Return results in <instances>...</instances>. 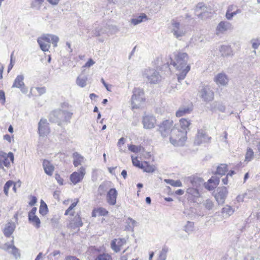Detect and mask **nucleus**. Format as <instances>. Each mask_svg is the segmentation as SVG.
<instances>
[{
	"label": "nucleus",
	"instance_id": "nucleus-51",
	"mask_svg": "<svg viewBox=\"0 0 260 260\" xmlns=\"http://www.w3.org/2000/svg\"><path fill=\"white\" fill-rule=\"evenodd\" d=\"M97 211L98 212V216H105L108 213V212L105 208L102 207L97 208Z\"/></svg>",
	"mask_w": 260,
	"mask_h": 260
},
{
	"label": "nucleus",
	"instance_id": "nucleus-4",
	"mask_svg": "<svg viewBox=\"0 0 260 260\" xmlns=\"http://www.w3.org/2000/svg\"><path fill=\"white\" fill-rule=\"evenodd\" d=\"M186 139V135L177 127H174L171 131L170 142L174 146H183Z\"/></svg>",
	"mask_w": 260,
	"mask_h": 260
},
{
	"label": "nucleus",
	"instance_id": "nucleus-49",
	"mask_svg": "<svg viewBox=\"0 0 260 260\" xmlns=\"http://www.w3.org/2000/svg\"><path fill=\"white\" fill-rule=\"evenodd\" d=\"M251 43L253 48L257 49L260 45V39H253L251 40Z\"/></svg>",
	"mask_w": 260,
	"mask_h": 260
},
{
	"label": "nucleus",
	"instance_id": "nucleus-14",
	"mask_svg": "<svg viewBox=\"0 0 260 260\" xmlns=\"http://www.w3.org/2000/svg\"><path fill=\"white\" fill-rule=\"evenodd\" d=\"M217 192L215 195V198L219 204L224 203L225 199L228 194V190L225 187H222L217 188Z\"/></svg>",
	"mask_w": 260,
	"mask_h": 260
},
{
	"label": "nucleus",
	"instance_id": "nucleus-53",
	"mask_svg": "<svg viewBox=\"0 0 260 260\" xmlns=\"http://www.w3.org/2000/svg\"><path fill=\"white\" fill-rule=\"evenodd\" d=\"M132 161H133V165L137 167H138L139 168H141V166L142 165V162L141 163L140 162V161H139L138 159H137V157H135L134 158L133 156L132 157Z\"/></svg>",
	"mask_w": 260,
	"mask_h": 260
},
{
	"label": "nucleus",
	"instance_id": "nucleus-34",
	"mask_svg": "<svg viewBox=\"0 0 260 260\" xmlns=\"http://www.w3.org/2000/svg\"><path fill=\"white\" fill-rule=\"evenodd\" d=\"M206 7L205 6L204 3H199L195 9V12L197 13V15L200 16L202 15L204 11L206 10Z\"/></svg>",
	"mask_w": 260,
	"mask_h": 260
},
{
	"label": "nucleus",
	"instance_id": "nucleus-52",
	"mask_svg": "<svg viewBox=\"0 0 260 260\" xmlns=\"http://www.w3.org/2000/svg\"><path fill=\"white\" fill-rule=\"evenodd\" d=\"M204 185L205 187L209 190H213L216 186L212 184L211 183H209V181L207 182H204Z\"/></svg>",
	"mask_w": 260,
	"mask_h": 260
},
{
	"label": "nucleus",
	"instance_id": "nucleus-63",
	"mask_svg": "<svg viewBox=\"0 0 260 260\" xmlns=\"http://www.w3.org/2000/svg\"><path fill=\"white\" fill-rule=\"evenodd\" d=\"M244 197H245L244 194L238 195L236 198L237 201L238 202H243L244 200Z\"/></svg>",
	"mask_w": 260,
	"mask_h": 260
},
{
	"label": "nucleus",
	"instance_id": "nucleus-16",
	"mask_svg": "<svg viewBox=\"0 0 260 260\" xmlns=\"http://www.w3.org/2000/svg\"><path fill=\"white\" fill-rule=\"evenodd\" d=\"M210 139L211 138L206 135L205 131L200 129L198 131V134L194 140V144L199 145L203 143L208 142Z\"/></svg>",
	"mask_w": 260,
	"mask_h": 260
},
{
	"label": "nucleus",
	"instance_id": "nucleus-33",
	"mask_svg": "<svg viewBox=\"0 0 260 260\" xmlns=\"http://www.w3.org/2000/svg\"><path fill=\"white\" fill-rule=\"evenodd\" d=\"M7 250L8 251L11 253H12L15 258H18L20 257V253L19 252V250L14 245H8L7 247Z\"/></svg>",
	"mask_w": 260,
	"mask_h": 260
},
{
	"label": "nucleus",
	"instance_id": "nucleus-50",
	"mask_svg": "<svg viewBox=\"0 0 260 260\" xmlns=\"http://www.w3.org/2000/svg\"><path fill=\"white\" fill-rule=\"evenodd\" d=\"M94 260H112L111 256L106 254H100Z\"/></svg>",
	"mask_w": 260,
	"mask_h": 260
},
{
	"label": "nucleus",
	"instance_id": "nucleus-9",
	"mask_svg": "<svg viewBox=\"0 0 260 260\" xmlns=\"http://www.w3.org/2000/svg\"><path fill=\"white\" fill-rule=\"evenodd\" d=\"M14 157L12 152L7 154L0 150V169H4V167H9L10 161H14Z\"/></svg>",
	"mask_w": 260,
	"mask_h": 260
},
{
	"label": "nucleus",
	"instance_id": "nucleus-32",
	"mask_svg": "<svg viewBox=\"0 0 260 260\" xmlns=\"http://www.w3.org/2000/svg\"><path fill=\"white\" fill-rule=\"evenodd\" d=\"M29 221L37 228L40 226V220L37 215L28 216Z\"/></svg>",
	"mask_w": 260,
	"mask_h": 260
},
{
	"label": "nucleus",
	"instance_id": "nucleus-8",
	"mask_svg": "<svg viewBox=\"0 0 260 260\" xmlns=\"http://www.w3.org/2000/svg\"><path fill=\"white\" fill-rule=\"evenodd\" d=\"M199 96L203 101L209 102L214 99V92L209 86H204L199 90Z\"/></svg>",
	"mask_w": 260,
	"mask_h": 260
},
{
	"label": "nucleus",
	"instance_id": "nucleus-58",
	"mask_svg": "<svg viewBox=\"0 0 260 260\" xmlns=\"http://www.w3.org/2000/svg\"><path fill=\"white\" fill-rule=\"evenodd\" d=\"M95 62L91 59L90 58L84 66V67L89 68L94 64Z\"/></svg>",
	"mask_w": 260,
	"mask_h": 260
},
{
	"label": "nucleus",
	"instance_id": "nucleus-39",
	"mask_svg": "<svg viewBox=\"0 0 260 260\" xmlns=\"http://www.w3.org/2000/svg\"><path fill=\"white\" fill-rule=\"evenodd\" d=\"M203 205L206 209L209 210L213 209L214 206L213 201L210 199L203 201Z\"/></svg>",
	"mask_w": 260,
	"mask_h": 260
},
{
	"label": "nucleus",
	"instance_id": "nucleus-62",
	"mask_svg": "<svg viewBox=\"0 0 260 260\" xmlns=\"http://www.w3.org/2000/svg\"><path fill=\"white\" fill-rule=\"evenodd\" d=\"M37 198L35 196L31 197V199L29 203V205L31 206H34L37 203Z\"/></svg>",
	"mask_w": 260,
	"mask_h": 260
},
{
	"label": "nucleus",
	"instance_id": "nucleus-10",
	"mask_svg": "<svg viewBox=\"0 0 260 260\" xmlns=\"http://www.w3.org/2000/svg\"><path fill=\"white\" fill-rule=\"evenodd\" d=\"M85 174V169L82 167L79 169L78 172H74L71 175L70 180L73 184H76L83 179Z\"/></svg>",
	"mask_w": 260,
	"mask_h": 260
},
{
	"label": "nucleus",
	"instance_id": "nucleus-30",
	"mask_svg": "<svg viewBox=\"0 0 260 260\" xmlns=\"http://www.w3.org/2000/svg\"><path fill=\"white\" fill-rule=\"evenodd\" d=\"M147 15L143 13L136 18L131 19L130 23L134 25H136L143 22L144 19H147Z\"/></svg>",
	"mask_w": 260,
	"mask_h": 260
},
{
	"label": "nucleus",
	"instance_id": "nucleus-26",
	"mask_svg": "<svg viewBox=\"0 0 260 260\" xmlns=\"http://www.w3.org/2000/svg\"><path fill=\"white\" fill-rule=\"evenodd\" d=\"M43 167L45 173L49 176L52 175L54 171V167L48 160H44L43 162Z\"/></svg>",
	"mask_w": 260,
	"mask_h": 260
},
{
	"label": "nucleus",
	"instance_id": "nucleus-2",
	"mask_svg": "<svg viewBox=\"0 0 260 260\" xmlns=\"http://www.w3.org/2000/svg\"><path fill=\"white\" fill-rule=\"evenodd\" d=\"M142 76L144 81L151 85L159 84L161 81V76L154 68H146L142 70Z\"/></svg>",
	"mask_w": 260,
	"mask_h": 260
},
{
	"label": "nucleus",
	"instance_id": "nucleus-24",
	"mask_svg": "<svg viewBox=\"0 0 260 260\" xmlns=\"http://www.w3.org/2000/svg\"><path fill=\"white\" fill-rule=\"evenodd\" d=\"M231 27V24L228 21H221L216 27V34H223Z\"/></svg>",
	"mask_w": 260,
	"mask_h": 260
},
{
	"label": "nucleus",
	"instance_id": "nucleus-35",
	"mask_svg": "<svg viewBox=\"0 0 260 260\" xmlns=\"http://www.w3.org/2000/svg\"><path fill=\"white\" fill-rule=\"evenodd\" d=\"M87 78L86 76H79L76 79V84L81 87H84L86 85Z\"/></svg>",
	"mask_w": 260,
	"mask_h": 260
},
{
	"label": "nucleus",
	"instance_id": "nucleus-27",
	"mask_svg": "<svg viewBox=\"0 0 260 260\" xmlns=\"http://www.w3.org/2000/svg\"><path fill=\"white\" fill-rule=\"evenodd\" d=\"M219 51L222 56H229L233 55L232 48L229 46L222 45L220 47Z\"/></svg>",
	"mask_w": 260,
	"mask_h": 260
},
{
	"label": "nucleus",
	"instance_id": "nucleus-1",
	"mask_svg": "<svg viewBox=\"0 0 260 260\" xmlns=\"http://www.w3.org/2000/svg\"><path fill=\"white\" fill-rule=\"evenodd\" d=\"M188 57L186 53L178 52L175 57V60L172 64L179 72L177 74L178 80L179 82L183 80L190 69L189 65L187 64Z\"/></svg>",
	"mask_w": 260,
	"mask_h": 260
},
{
	"label": "nucleus",
	"instance_id": "nucleus-25",
	"mask_svg": "<svg viewBox=\"0 0 260 260\" xmlns=\"http://www.w3.org/2000/svg\"><path fill=\"white\" fill-rule=\"evenodd\" d=\"M73 164L75 167H78L81 165L84 162V157L77 152H75L73 154Z\"/></svg>",
	"mask_w": 260,
	"mask_h": 260
},
{
	"label": "nucleus",
	"instance_id": "nucleus-54",
	"mask_svg": "<svg viewBox=\"0 0 260 260\" xmlns=\"http://www.w3.org/2000/svg\"><path fill=\"white\" fill-rule=\"evenodd\" d=\"M208 181L209 183H213L215 186H217L219 182V178L216 177H212Z\"/></svg>",
	"mask_w": 260,
	"mask_h": 260
},
{
	"label": "nucleus",
	"instance_id": "nucleus-7",
	"mask_svg": "<svg viewBox=\"0 0 260 260\" xmlns=\"http://www.w3.org/2000/svg\"><path fill=\"white\" fill-rule=\"evenodd\" d=\"M158 132L161 136L164 137H167L171 134V131L173 128V121L171 119H166L163 120L158 125Z\"/></svg>",
	"mask_w": 260,
	"mask_h": 260
},
{
	"label": "nucleus",
	"instance_id": "nucleus-56",
	"mask_svg": "<svg viewBox=\"0 0 260 260\" xmlns=\"http://www.w3.org/2000/svg\"><path fill=\"white\" fill-rule=\"evenodd\" d=\"M237 9V6L234 5H231L228 6L225 14H230Z\"/></svg>",
	"mask_w": 260,
	"mask_h": 260
},
{
	"label": "nucleus",
	"instance_id": "nucleus-38",
	"mask_svg": "<svg viewBox=\"0 0 260 260\" xmlns=\"http://www.w3.org/2000/svg\"><path fill=\"white\" fill-rule=\"evenodd\" d=\"M126 223L127 224L126 229L128 230H133L134 227L137 225L136 221L130 217L127 218Z\"/></svg>",
	"mask_w": 260,
	"mask_h": 260
},
{
	"label": "nucleus",
	"instance_id": "nucleus-17",
	"mask_svg": "<svg viewBox=\"0 0 260 260\" xmlns=\"http://www.w3.org/2000/svg\"><path fill=\"white\" fill-rule=\"evenodd\" d=\"M24 76L22 75H20L17 76L14 80L12 87H17L20 88L23 93H26L27 92V88L25 87L23 82Z\"/></svg>",
	"mask_w": 260,
	"mask_h": 260
},
{
	"label": "nucleus",
	"instance_id": "nucleus-13",
	"mask_svg": "<svg viewBox=\"0 0 260 260\" xmlns=\"http://www.w3.org/2000/svg\"><path fill=\"white\" fill-rule=\"evenodd\" d=\"M156 121L155 117L153 116L148 115L144 116L142 120L144 128L151 129L154 127Z\"/></svg>",
	"mask_w": 260,
	"mask_h": 260
},
{
	"label": "nucleus",
	"instance_id": "nucleus-42",
	"mask_svg": "<svg viewBox=\"0 0 260 260\" xmlns=\"http://www.w3.org/2000/svg\"><path fill=\"white\" fill-rule=\"evenodd\" d=\"M39 212L42 215H45L48 212V208L46 203L43 201H41V205L39 209Z\"/></svg>",
	"mask_w": 260,
	"mask_h": 260
},
{
	"label": "nucleus",
	"instance_id": "nucleus-41",
	"mask_svg": "<svg viewBox=\"0 0 260 260\" xmlns=\"http://www.w3.org/2000/svg\"><path fill=\"white\" fill-rule=\"evenodd\" d=\"M254 156V152L252 149L250 148H248L247 149V151L245 154V160L246 161H251Z\"/></svg>",
	"mask_w": 260,
	"mask_h": 260
},
{
	"label": "nucleus",
	"instance_id": "nucleus-57",
	"mask_svg": "<svg viewBox=\"0 0 260 260\" xmlns=\"http://www.w3.org/2000/svg\"><path fill=\"white\" fill-rule=\"evenodd\" d=\"M5 92L2 91V90H1L0 91V102L3 104H4L5 102Z\"/></svg>",
	"mask_w": 260,
	"mask_h": 260
},
{
	"label": "nucleus",
	"instance_id": "nucleus-15",
	"mask_svg": "<svg viewBox=\"0 0 260 260\" xmlns=\"http://www.w3.org/2000/svg\"><path fill=\"white\" fill-rule=\"evenodd\" d=\"M191 124L190 120L187 118H182L179 120V122L177 124H175L174 127H177L180 130L187 134V132L189 130V126Z\"/></svg>",
	"mask_w": 260,
	"mask_h": 260
},
{
	"label": "nucleus",
	"instance_id": "nucleus-18",
	"mask_svg": "<svg viewBox=\"0 0 260 260\" xmlns=\"http://www.w3.org/2000/svg\"><path fill=\"white\" fill-rule=\"evenodd\" d=\"M192 111V105H182L180 106L178 110L176 112V116L180 117L188 114Z\"/></svg>",
	"mask_w": 260,
	"mask_h": 260
},
{
	"label": "nucleus",
	"instance_id": "nucleus-44",
	"mask_svg": "<svg viewBox=\"0 0 260 260\" xmlns=\"http://www.w3.org/2000/svg\"><path fill=\"white\" fill-rule=\"evenodd\" d=\"M165 181L173 186L181 187L182 185V183L180 180L166 179Z\"/></svg>",
	"mask_w": 260,
	"mask_h": 260
},
{
	"label": "nucleus",
	"instance_id": "nucleus-29",
	"mask_svg": "<svg viewBox=\"0 0 260 260\" xmlns=\"http://www.w3.org/2000/svg\"><path fill=\"white\" fill-rule=\"evenodd\" d=\"M141 169L147 173H152L155 171V167L153 165H150L147 161L142 162L141 166Z\"/></svg>",
	"mask_w": 260,
	"mask_h": 260
},
{
	"label": "nucleus",
	"instance_id": "nucleus-20",
	"mask_svg": "<svg viewBox=\"0 0 260 260\" xmlns=\"http://www.w3.org/2000/svg\"><path fill=\"white\" fill-rule=\"evenodd\" d=\"M57 119L60 121H69L72 118L73 113L67 111L59 110L54 112Z\"/></svg>",
	"mask_w": 260,
	"mask_h": 260
},
{
	"label": "nucleus",
	"instance_id": "nucleus-60",
	"mask_svg": "<svg viewBox=\"0 0 260 260\" xmlns=\"http://www.w3.org/2000/svg\"><path fill=\"white\" fill-rule=\"evenodd\" d=\"M13 53H14L13 52L11 55L10 63L9 64L8 68V72H9L10 71V70L12 69V68L14 64V62H13V59H12Z\"/></svg>",
	"mask_w": 260,
	"mask_h": 260
},
{
	"label": "nucleus",
	"instance_id": "nucleus-46",
	"mask_svg": "<svg viewBox=\"0 0 260 260\" xmlns=\"http://www.w3.org/2000/svg\"><path fill=\"white\" fill-rule=\"evenodd\" d=\"M241 13V10L239 9H236L233 12L231 13L230 14H225V17L226 18L229 20H231L232 19L233 17L235 16L236 15L238 14H240Z\"/></svg>",
	"mask_w": 260,
	"mask_h": 260
},
{
	"label": "nucleus",
	"instance_id": "nucleus-36",
	"mask_svg": "<svg viewBox=\"0 0 260 260\" xmlns=\"http://www.w3.org/2000/svg\"><path fill=\"white\" fill-rule=\"evenodd\" d=\"M184 230L185 232L190 234L194 231V223L191 221H188L184 226Z\"/></svg>",
	"mask_w": 260,
	"mask_h": 260
},
{
	"label": "nucleus",
	"instance_id": "nucleus-48",
	"mask_svg": "<svg viewBox=\"0 0 260 260\" xmlns=\"http://www.w3.org/2000/svg\"><path fill=\"white\" fill-rule=\"evenodd\" d=\"M213 105H214V107H213V108L216 109L217 110L222 112H224L225 107L222 104L218 102H214Z\"/></svg>",
	"mask_w": 260,
	"mask_h": 260
},
{
	"label": "nucleus",
	"instance_id": "nucleus-3",
	"mask_svg": "<svg viewBox=\"0 0 260 260\" xmlns=\"http://www.w3.org/2000/svg\"><path fill=\"white\" fill-rule=\"evenodd\" d=\"M59 40L58 37L56 35L45 34L39 37L37 41L41 50L46 52L49 50L51 43H52L54 47H56Z\"/></svg>",
	"mask_w": 260,
	"mask_h": 260
},
{
	"label": "nucleus",
	"instance_id": "nucleus-6",
	"mask_svg": "<svg viewBox=\"0 0 260 260\" xmlns=\"http://www.w3.org/2000/svg\"><path fill=\"white\" fill-rule=\"evenodd\" d=\"M144 92L142 89L135 88L133 90L132 96V107L133 109L139 108L144 102Z\"/></svg>",
	"mask_w": 260,
	"mask_h": 260
},
{
	"label": "nucleus",
	"instance_id": "nucleus-19",
	"mask_svg": "<svg viewBox=\"0 0 260 260\" xmlns=\"http://www.w3.org/2000/svg\"><path fill=\"white\" fill-rule=\"evenodd\" d=\"M126 243L125 238L114 239L111 243V248L116 252L120 250V248Z\"/></svg>",
	"mask_w": 260,
	"mask_h": 260
},
{
	"label": "nucleus",
	"instance_id": "nucleus-23",
	"mask_svg": "<svg viewBox=\"0 0 260 260\" xmlns=\"http://www.w3.org/2000/svg\"><path fill=\"white\" fill-rule=\"evenodd\" d=\"M16 228V225L14 222H9L6 224L3 233L4 235L7 237H9L14 232Z\"/></svg>",
	"mask_w": 260,
	"mask_h": 260
},
{
	"label": "nucleus",
	"instance_id": "nucleus-28",
	"mask_svg": "<svg viewBox=\"0 0 260 260\" xmlns=\"http://www.w3.org/2000/svg\"><path fill=\"white\" fill-rule=\"evenodd\" d=\"M234 212V210L230 206L226 205L222 209L223 217L225 218L230 217Z\"/></svg>",
	"mask_w": 260,
	"mask_h": 260
},
{
	"label": "nucleus",
	"instance_id": "nucleus-61",
	"mask_svg": "<svg viewBox=\"0 0 260 260\" xmlns=\"http://www.w3.org/2000/svg\"><path fill=\"white\" fill-rule=\"evenodd\" d=\"M55 179L60 185L63 184V179L58 174H55Z\"/></svg>",
	"mask_w": 260,
	"mask_h": 260
},
{
	"label": "nucleus",
	"instance_id": "nucleus-47",
	"mask_svg": "<svg viewBox=\"0 0 260 260\" xmlns=\"http://www.w3.org/2000/svg\"><path fill=\"white\" fill-rule=\"evenodd\" d=\"M13 184H14L13 181H12L11 180H9V181H8L5 184L4 187V191L5 194L6 196H8L9 189L10 187H11L13 185Z\"/></svg>",
	"mask_w": 260,
	"mask_h": 260
},
{
	"label": "nucleus",
	"instance_id": "nucleus-21",
	"mask_svg": "<svg viewBox=\"0 0 260 260\" xmlns=\"http://www.w3.org/2000/svg\"><path fill=\"white\" fill-rule=\"evenodd\" d=\"M117 192L115 188H111L107 194V201L109 204L114 205L116 203Z\"/></svg>",
	"mask_w": 260,
	"mask_h": 260
},
{
	"label": "nucleus",
	"instance_id": "nucleus-11",
	"mask_svg": "<svg viewBox=\"0 0 260 260\" xmlns=\"http://www.w3.org/2000/svg\"><path fill=\"white\" fill-rule=\"evenodd\" d=\"M49 124L45 119H41L38 123V132L40 136H46L49 133Z\"/></svg>",
	"mask_w": 260,
	"mask_h": 260
},
{
	"label": "nucleus",
	"instance_id": "nucleus-64",
	"mask_svg": "<svg viewBox=\"0 0 260 260\" xmlns=\"http://www.w3.org/2000/svg\"><path fill=\"white\" fill-rule=\"evenodd\" d=\"M64 260H80L75 256L69 255L66 257Z\"/></svg>",
	"mask_w": 260,
	"mask_h": 260
},
{
	"label": "nucleus",
	"instance_id": "nucleus-45",
	"mask_svg": "<svg viewBox=\"0 0 260 260\" xmlns=\"http://www.w3.org/2000/svg\"><path fill=\"white\" fill-rule=\"evenodd\" d=\"M168 252V248L166 247H164L161 251L160 252V254L159 255V259L162 260H166L167 258V254Z\"/></svg>",
	"mask_w": 260,
	"mask_h": 260
},
{
	"label": "nucleus",
	"instance_id": "nucleus-5",
	"mask_svg": "<svg viewBox=\"0 0 260 260\" xmlns=\"http://www.w3.org/2000/svg\"><path fill=\"white\" fill-rule=\"evenodd\" d=\"M170 29L174 37L177 39H181L186 33L185 26L176 19L171 20Z\"/></svg>",
	"mask_w": 260,
	"mask_h": 260
},
{
	"label": "nucleus",
	"instance_id": "nucleus-40",
	"mask_svg": "<svg viewBox=\"0 0 260 260\" xmlns=\"http://www.w3.org/2000/svg\"><path fill=\"white\" fill-rule=\"evenodd\" d=\"M227 165L225 164H221L217 168L216 173L219 175H223L227 172Z\"/></svg>",
	"mask_w": 260,
	"mask_h": 260
},
{
	"label": "nucleus",
	"instance_id": "nucleus-12",
	"mask_svg": "<svg viewBox=\"0 0 260 260\" xmlns=\"http://www.w3.org/2000/svg\"><path fill=\"white\" fill-rule=\"evenodd\" d=\"M229 81L228 76L224 73L217 74L214 78V81L218 86H226L228 84Z\"/></svg>",
	"mask_w": 260,
	"mask_h": 260
},
{
	"label": "nucleus",
	"instance_id": "nucleus-37",
	"mask_svg": "<svg viewBox=\"0 0 260 260\" xmlns=\"http://www.w3.org/2000/svg\"><path fill=\"white\" fill-rule=\"evenodd\" d=\"M78 201V200H77L76 202H74L71 204L70 207L64 213L65 215H70L71 216H74L75 211L73 210V209L76 206Z\"/></svg>",
	"mask_w": 260,
	"mask_h": 260
},
{
	"label": "nucleus",
	"instance_id": "nucleus-55",
	"mask_svg": "<svg viewBox=\"0 0 260 260\" xmlns=\"http://www.w3.org/2000/svg\"><path fill=\"white\" fill-rule=\"evenodd\" d=\"M128 149L133 152H138L140 151V149L139 147L134 145H131L128 146Z\"/></svg>",
	"mask_w": 260,
	"mask_h": 260
},
{
	"label": "nucleus",
	"instance_id": "nucleus-22",
	"mask_svg": "<svg viewBox=\"0 0 260 260\" xmlns=\"http://www.w3.org/2000/svg\"><path fill=\"white\" fill-rule=\"evenodd\" d=\"M83 225L81 218L78 214L74 216V218L71 219L69 227L72 229L79 228Z\"/></svg>",
	"mask_w": 260,
	"mask_h": 260
},
{
	"label": "nucleus",
	"instance_id": "nucleus-59",
	"mask_svg": "<svg viewBox=\"0 0 260 260\" xmlns=\"http://www.w3.org/2000/svg\"><path fill=\"white\" fill-rule=\"evenodd\" d=\"M36 89L40 95L46 92V88L45 87H37Z\"/></svg>",
	"mask_w": 260,
	"mask_h": 260
},
{
	"label": "nucleus",
	"instance_id": "nucleus-31",
	"mask_svg": "<svg viewBox=\"0 0 260 260\" xmlns=\"http://www.w3.org/2000/svg\"><path fill=\"white\" fill-rule=\"evenodd\" d=\"M191 183L193 187L196 188H199L202 185H204V180L200 177H193L192 180H191Z\"/></svg>",
	"mask_w": 260,
	"mask_h": 260
},
{
	"label": "nucleus",
	"instance_id": "nucleus-43",
	"mask_svg": "<svg viewBox=\"0 0 260 260\" xmlns=\"http://www.w3.org/2000/svg\"><path fill=\"white\" fill-rule=\"evenodd\" d=\"M187 192L191 194L194 197H198L200 196L199 189L198 188L192 187L189 188L187 189Z\"/></svg>",
	"mask_w": 260,
	"mask_h": 260
}]
</instances>
